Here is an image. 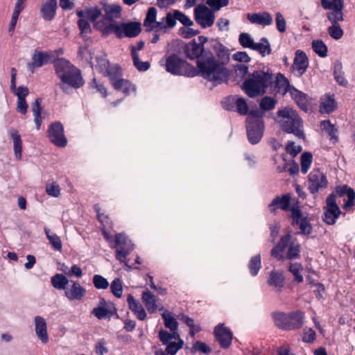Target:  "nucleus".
<instances>
[{"instance_id":"obj_1","label":"nucleus","mask_w":355,"mask_h":355,"mask_svg":"<svg viewBox=\"0 0 355 355\" xmlns=\"http://www.w3.org/2000/svg\"><path fill=\"white\" fill-rule=\"evenodd\" d=\"M196 67L195 76H200L214 85L227 80L228 70L224 62L216 60L211 52H205L197 60Z\"/></svg>"},{"instance_id":"obj_2","label":"nucleus","mask_w":355,"mask_h":355,"mask_svg":"<svg viewBox=\"0 0 355 355\" xmlns=\"http://www.w3.org/2000/svg\"><path fill=\"white\" fill-rule=\"evenodd\" d=\"M276 121L286 132L292 133L300 139H304L302 119L292 107L279 109L277 113Z\"/></svg>"},{"instance_id":"obj_3","label":"nucleus","mask_w":355,"mask_h":355,"mask_svg":"<svg viewBox=\"0 0 355 355\" xmlns=\"http://www.w3.org/2000/svg\"><path fill=\"white\" fill-rule=\"evenodd\" d=\"M272 82L271 73L259 70L248 76L243 83L242 89L249 97L254 98L264 94Z\"/></svg>"},{"instance_id":"obj_4","label":"nucleus","mask_w":355,"mask_h":355,"mask_svg":"<svg viewBox=\"0 0 355 355\" xmlns=\"http://www.w3.org/2000/svg\"><path fill=\"white\" fill-rule=\"evenodd\" d=\"M53 65L57 76L64 84L75 88H78L84 84L80 70L65 58L55 60Z\"/></svg>"},{"instance_id":"obj_5","label":"nucleus","mask_w":355,"mask_h":355,"mask_svg":"<svg viewBox=\"0 0 355 355\" xmlns=\"http://www.w3.org/2000/svg\"><path fill=\"white\" fill-rule=\"evenodd\" d=\"M291 235L287 234L282 236L279 243L272 249L271 256L278 260L296 259L300 254L299 244L291 241Z\"/></svg>"},{"instance_id":"obj_6","label":"nucleus","mask_w":355,"mask_h":355,"mask_svg":"<svg viewBox=\"0 0 355 355\" xmlns=\"http://www.w3.org/2000/svg\"><path fill=\"white\" fill-rule=\"evenodd\" d=\"M263 113L259 111H252L249 113L247 123V135L249 141L256 144L261 139L264 132Z\"/></svg>"},{"instance_id":"obj_7","label":"nucleus","mask_w":355,"mask_h":355,"mask_svg":"<svg viewBox=\"0 0 355 355\" xmlns=\"http://www.w3.org/2000/svg\"><path fill=\"white\" fill-rule=\"evenodd\" d=\"M275 324L284 329H294L302 327L304 322V314L301 311L291 313H276L273 314Z\"/></svg>"},{"instance_id":"obj_8","label":"nucleus","mask_w":355,"mask_h":355,"mask_svg":"<svg viewBox=\"0 0 355 355\" xmlns=\"http://www.w3.org/2000/svg\"><path fill=\"white\" fill-rule=\"evenodd\" d=\"M166 69L173 75L195 76L196 68L173 54L166 60Z\"/></svg>"},{"instance_id":"obj_9","label":"nucleus","mask_w":355,"mask_h":355,"mask_svg":"<svg viewBox=\"0 0 355 355\" xmlns=\"http://www.w3.org/2000/svg\"><path fill=\"white\" fill-rule=\"evenodd\" d=\"M320 3L324 10H331L327 17L331 24H339L344 20V0H320Z\"/></svg>"},{"instance_id":"obj_10","label":"nucleus","mask_w":355,"mask_h":355,"mask_svg":"<svg viewBox=\"0 0 355 355\" xmlns=\"http://www.w3.org/2000/svg\"><path fill=\"white\" fill-rule=\"evenodd\" d=\"M111 247L116 249V258L121 263L125 262L126 257L134 248L131 241L123 234L115 236L114 243Z\"/></svg>"},{"instance_id":"obj_11","label":"nucleus","mask_w":355,"mask_h":355,"mask_svg":"<svg viewBox=\"0 0 355 355\" xmlns=\"http://www.w3.org/2000/svg\"><path fill=\"white\" fill-rule=\"evenodd\" d=\"M194 17L196 22L204 28L211 27L215 20L214 12L205 5L196 7Z\"/></svg>"},{"instance_id":"obj_12","label":"nucleus","mask_w":355,"mask_h":355,"mask_svg":"<svg viewBox=\"0 0 355 355\" xmlns=\"http://www.w3.org/2000/svg\"><path fill=\"white\" fill-rule=\"evenodd\" d=\"M326 202L323 220L328 225H334L341 214L336 202V196L334 194L329 195L327 198Z\"/></svg>"},{"instance_id":"obj_13","label":"nucleus","mask_w":355,"mask_h":355,"mask_svg":"<svg viewBox=\"0 0 355 355\" xmlns=\"http://www.w3.org/2000/svg\"><path fill=\"white\" fill-rule=\"evenodd\" d=\"M291 218L293 225H299L302 234H309L311 233L312 227L310 220L306 216L302 215L298 205L291 207Z\"/></svg>"},{"instance_id":"obj_14","label":"nucleus","mask_w":355,"mask_h":355,"mask_svg":"<svg viewBox=\"0 0 355 355\" xmlns=\"http://www.w3.org/2000/svg\"><path fill=\"white\" fill-rule=\"evenodd\" d=\"M48 137L50 141L58 147H64L67 145V140L64 135L63 125L58 121L49 125Z\"/></svg>"},{"instance_id":"obj_15","label":"nucleus","mask_w":355,"mask_h":355,"mask_svg":"<svg viewBox=\"0 0 355 355\" xmlns=\"http://www.w3.org/2000/svg\"><path fill=\"white\" fill-rule=\"evenodd\" d=\"M309 189L312 193L318 192L327 186V180L324 174L319 169H313L308 178Z\"/></svg>"},{"instance_id":"obj_16","label":"nucleus","mask_w":355,"mask_h":355,"mask_svg":"<svg viewBox=\"0 0 355 355\" xmlns=\"http://www.w3.org/2000/svg\"><path fill=\"white\" fill-rule=\"evenodd\" d=\"M141 31V25L137 22L117 23L114 34L119 38L136 37Z\"/></svg>"},{"instance_id":"obj_17","label":"nucleus","mask_w":355,"mask_h":355,"mask_svg":"<svg viewBox=\"0 0 355 355\" xmlns=\"http://www.w3.org/2000/svg\"><path fill=\"white\" fill-rule=\"evenodd\" d=\"M33 324L37 338L42 344H47L49 341V335L46 320L42 316L37 315L33 318Z\"/></svg>"},{"instance_id":"obj_18","label":"nucleus","mask_w":355,"mask_h":355,"mask_svg":"<svg viewBox=\"0 0 355 355\" xmlns=\"http://www.w3.org/2000/svg\"><path fill=\"white\" fill-rule=\"evenodd\" d=\"M110 82L116 91L123 92L125 96H129L136 92L137 87L135 85L128 80L121 78L116 76H111Z\"/></svg>"},{"instance_id":"obj_19","label":"nucleus","mask_w":355,"mask_h":355,"mask_svg":"<svg viewBox=\"0 0 355 355\" xmlns=\"http://www.w3.org/2000/svg\"><path fill=\"white\" fill-rule=\"evenodd\" d=\"M214 334L216 340L222 347L227 348L230 346L232 340V333L224 324H219L215 327Z\"/></svg>"},{"instance_id":"obj_20","label":"nucleus","mask_w":355,"mask_h":355,"mask_svg":"<svg viewBox=\"0 0 355 355\" xmlns=\"http://www.w3.org/2000/svg\"><path fill=\"white\" fill-rule=\"evenodd\" d=\"M232 104H235L237 112L243 115H245L248 112V105L246 101L238 96H232L226 98L223 102V107L226 110H232Z\"/></svg>"},{"instance_id":"obj_21","label":"nucleus","mask_w":355,"mask_h":355,"mask_svg":"<svg viewBox=\"0 0 355 355\" xmlns=\"http://www.w3.org/2000/svg\"><path fill=\"white\" fill-rule=\"evenodd\" d=\"M85 295L86 289L76 281H72L71 284L64 291L65 297L71 301L82 300Z\"/></svg>"},{"instance_id":"obj_22","label":"nucleus","mask_w":355,"mask_h":355,"mask_svg":"<svg viewBox=\"0 0 355 355\" xmlns=\"http://www.w3.org/2000/svg\"><path fill=\"white\" fill-rule=\"evenodd\" d=\"M308 67V58L306 54L297 50L295 52V57L292 66L293 72L296 76H301L304 73Z\"/></svg>"},{"instance_id":"obj_23","label":"nucleus","mask_w":355,"mask_h":355,"mask_svg":"<svg viewBox=\"0 0 355 355\" xmlns=\"http://www.w3.org/2000/svg\"><path fill=\"white\" fill-rule=\"evenodd\" d=\"M156 16V8L150 7L148 10L146 19L144 21V25L147 28L148 31H158L159 29H163L164 28V19H162L161 21H157Z\"/></svg>"},{"instance_id":"obj_24","label":"nucleus","mask_w":355,"mask_h":355,"mask_svg":"<svg viewBox=\"0 0 355 355\" xmlns=\"http://www.w3.org/2000/svg\"><path fill=\"white\" fill-rule=\"evenodd\" d=\"M112 303L101 297L99 299L97 306L92 309V314L98 320H101L112 314Z\"/></svg>"},{"instance_id":"obj_25","label":"nucleus","mask_w":355,"mask_h":355,"mask_svg":"<svg viewBox=\"0 0 355 355\" xmlns=\"http://www.w3.org/2000/svg\"><path fill=\"white\" fill-rule=\"evenodd\" d=\"M247 18L252 24L262 26L271 25L273 21L271 15L268 12L248 13Z\"/></svg>"},{"instance_id":"obj_26","label":"nucleus","mask_w":355,"mask_h":355,"mask_svg":"<svg viewBox=\"0 0 355 355\" xmlns=\"http://www.w3.org/2000/svg\"><path fill=\"white\" fill-rule=\"evenodd\" d=\"M184 51L187 58L190 60L197 59V60L205 52H207L204 49V46L202 44H198L196 40H193L184 46Z\"/></svg>"},{"instance_id":"obj_27","label":"nucleus","mask_w":355,"mask_h":355,"mask_svg":"<svg viewBox=\"0 0 355 355\" xmlns=\"http://www.w3.org/2000/svg\"><path fill=\"white\" fill-rule=\"evenodd\" d=\"M336 192L340 197L346 196L347 200L344 203L343 208L347 209L352 207L355 204V192L354 189L348 187L347 185L338 186L336 188Z\"/></svg>"},{"instance_id":"obj_28","label":"nucleus","mask_w":355,"mask_h":355,"mask_svg":"<svg viewBox=\"0 0 355 355\" xmlns=\"http://www.w3.org/2000/svg\"><path fill=\"white\" fill-rule=\"evenodd\" d=\"M51 57V53L35 52L32 56V62L28 64V67L33 72L35 68L40 67L49 62Z\"/></svg>"},{"instance_id":"obj_29","label":"nucleus","mask_w":355,"mask_h":355,"mask_svg":"<svg viewBox=\"0 0 355 355\" xmlns=\"http://www.w3.org/2000/svg\"><path fill=\"white\" fill-rule=\"evenodd\" d=\"M57 0H44L40 12L42 17L47 21L51 20L56 13Z\"/></svg>"},{"instance_id":"obj_30","label":"nucleus","mask_w":355,"mask_h":355,"mask_svg":"<svg viewBox=\"0 0 355 355\" xmlns=\"http://www.w3.org/2000/svg\"><path fill=\"white\" fill-rule=\"evenodd\" d=\"M127 302L130 309L135 313L139 320H144L146 319V311L137 300L135 299L132 295H128Z\"/></svg>"},{"instance_id":"obj_31","label":"nucleus","mask_w":355,"mask_h":355,"mask_svg":"<svg viewBox=\"0 0 355 355\" xmlns=\"http://www.w3.org/2000/svg\"><path fill=\"white\" fill-rule=\"evenodd\" d=\"M142 301L144 303L147 311L149 313H154L157 311V309H159L160 311L164 310V306H159L157 304L156 297L152 294L149 291H144L142 294Z\"/></svg>"},{"instance_id":"obj_32","label":"nucleus","mask_w":355,"mask_h":355,"mask_svg":"<svg viewBox=\"0 0 355 355\" xmlns=\"http://www.w3.org/2000/svg\"><path fill=\"white\" fill-rule=\"evenodd\" d=\"M116 22L112 21L106 16L101 20L94 23V27L99 30L103 34L108 35L115 32Z\"/></svg>"},{"instance_id":"obj_33","label":"nucleus","mask_w":355,"mask_h":355,"mask_svg":"<svg viewBox=\"0 0 355 355\" xmlns=\"http://www.w3.org/2000/svg\"><path fill=\"white\" fill-rule=\"evenodd\" d=\"M290 203V196L286 194L282 196H277L269 205L270 211L275 214L277 209L288 210Z\"/></svg>"},{"instance_id":"obj_34","label":"nucleus","mask_w":355,"mask_h":355,"mask_svg":"<svg viewBox=\"0 0 355 355\" xmlns=\"http://www.w3.org/2000/svg\"><path fill=\"white\" fill-rule=\"evenodd\" d=\"M10 137L13 141V150L15 156L17 159H21L22 153V141L18 131L12 128L8 131Z\"/></svg>"},{"instance_id":"obj_35","label":"nucleus","mask_w":355,"mask_h":355,"mask_svg":"<svg viewBox=\"0 0 355 355\" xmlns=\"http://www.w3.org/2000/svg\"><path fill=\"white\" fill-rule=\"evenodd\" d=\"M284 280L282 272L274 270L270 273L268 284L269 286L274 287L277 291L280 292L284 286Z\"/></svg>"},{"instance_id":"obj_36","label":"nucleus","mask_w":355,"mask_h":355,"mask_svg":"<svg viewBox=\"0 0 355 355\" xmlns=\"http://www.w3.org/2000/svg\"><path fill=\"white\" fill-rule=\"evenodd\" d=\"M336 107V103L333 96L327 95L320 98V111L321 113L329 114Z\"/></svg>"},{"instance_id":"obj_37","label":"nucleus","mask_w":355,"mask_h":355,"mask_svg":"<svg viewBox=\"0 0 355 355\" xmlns=\"http://www.w3.org/2000/svg\"><path fill=\"white\" fill-rule=\"evenodd\" d=\"M77 15L79 17H86L90 21L95 23L97 21V19L102 15V12L98 8L93 7L84 10H78Z\"/></svg>"},{"instance_id":"obj_38","label":"nucleus","mask_w":355,"mask_h":355,"mask_svg":"<svg viewBox=\"0 0 355 355\" xmlns=\"http://www.w3.org/2000/svg\"><path fill=\"white\" fill-rule=\"evenodd\" d=\"M252 50L258 51L263 57L271 53V47L269 41L262 37L259 42H254Z\"/></svg>"},{"instance_id":"obj_39","label":"nucleus","mask_w":355,"mask_h":355,"mask_svg":"<svg viewBox=\"0 0 355 355\" xmlns=\"http://www.w3.org/2000/svg\"><path fill=\"white\" fill-rule=\"evenodd\" d=\"M121 7L116 4L104 5L105 16L112 21L121 17Z\"/></svg>"},{"instance_id":"obj_40","label":"nucleus","mask_w":355,"mask_h":355,"mask_svg":"<svg viewBox=\"0 0 355 355\" xmlns=\"http://www.w3.org/2000/svg\"><path fill=\"white\" fill-rule=\"evenodd\" d=\"M276 87L277 92L282 94L289 93L291 89L293 88V87L290 85L288 79L281 73H278L276 77Z\"/></svg>"},{"instance_id":"obj_41","label":"nucleus","mask_w":355,"mask_h":355,"mask_svg":"<svg viewBox=\"0 0 355 355\" xmlns=\"http://www.w3.org/2000/svg\"><path fill=\"white\" fill-rule=\"evenodd\" d=\"M44 232L52 248L55 250L59 252L62 251V243L60 236H58L56 234L52 232L51 230L47 227L44 228Z\"/></svg>"},{"instance_id":"obj_42","label":"nucleus","mask_w":355,"mask_h":355,"mask_svg":"<svg viewBox=\"0 0 355 355\" xmlns=\"http://www.w3.org/2000/svg\"><path fill=\"white\" fill-rule=\"evenodd\" d=\"M45 191L49 196L58 198L61 195V188L60 184L53 180H50L46 182Z\"/></svg>"},{"instance_id":"obj_43","label":"nucleus","mask_w":355,"mask_h":355,"mask_svg":"<svg viewBox=\"0 0 355 355\" xmlns=\"http://www.w3.org/2000/svg\"><path fill=\"white\" fill-rule=\"evenodd\" d=\"M291 96L293 99L295 100V101L297 103V104L302 109L306 110V101L307 98L304 94L300 92L295 87L291 89V92H289Z\"/></svg>"},{"instance_id":"obj_44","label":"nucleus","mask_w":355,"mask_h":355,"mask_svg":"<svg viewBox=\"0 0 355 355\" xmlns=\"http://www.w3.org/2000/svg\"><path fill=\"white\" fill-rule=\"evenodd\" d=\"M179 334L177 331H172L169 333L166 330L162 329L159 332V338L164 345H168L174 340L179 339Z\"/></svg>"},{"instance_id":"obj_45","label":"nucleus","mask_w":355,"mask_h":355,"mask_svg":"<svg viewBox=\"0 0 355 355\" xmlns=\"http://www.w3.org/2000/svg\"><path fill=\"white\" fill-rule=\"evenodd\" d=\"M164 322V325L171 331H176L178 327V322L176 319L172 316L171 313L168 311H164L162 314Z\"/></svg>"},{"instance_id":"obj_46","label":"nucleus","mask_w":355,"mask_h":355,"mask_svg":"<svg viewBox=\"0 0 355 355\" xmlns=\"http://www.w3.org/2000/svg\"><path fill=\"white\" fill-rule=\"evenodd\" d=\"M68 283V279L62 274H56L51 277V284L56 289L65 291Z\"/></svg>"},{"instance_id":"obj_47","label":"nucleus","mask_w":355,"mask_h":355,"mask_svg":"<svg viewBox=\"0 0 355 355\" xmlns=\"http://www.w3.org/2000/svg\"><path fill=\"white\" fill-rule=\"evenodd\" d=\"M31 110L34 116V121L37 130H39L42 123L40 100L36 99L31 105Z\"/></svg>"},{"instance_id":"obj_48","label":"nucleus","mask_w":355,"mask_h":355,"mask_svg":"<svg viewBox=\"0 0 355 355\" xmlns=\"http://www.w3.org/2000/svg\"><path fill=\"white\" fill-rule=\"evenodd\" d=\"M312 48L315 53L321 58L327 55V46L321 40H315L312 42Z\"/></svg>"},{"instance_id":"obj_49","label":"nucleus","mask_w":355,"mask_h":355,"mask_svg":"<svg viewBox=\"0 0 355 355\" xmlns=\"http://www.w3.org/2000/svg\"><path fill=\"white\" fill-rule=\"evenodd\" d=\"M261 265V255L259 254L253 256L249 262L248 267L252 276L258 274Z\"/></svg>"},{"instance_id":"obj_50","label":"nucleus","mask_w":355,"mask_h":355,"mask_svg":"<svg viewBox=\"0 0 355 355\" xmlns=\"http://www.w3.org/2000/svg\"><path fill=\"white\" fill-rule=\"evenodd\" d=\"M163 19L164 28L163 29H159V31L166 32L167 28H173L176 25L177 17L175 10L173 12H167L166 17Z\"/></svg>"},{"instance_id":"obj_51","label":"nucleus","mask_w":355,"mask_h":355,"mask_svg":"<svg viewBox=\"0 0 355 355\" xmlns=\"http://www.w3.org/2000/svg\"><path fill=\"white\" fill-rule=\"evenodd\" d=\"M312 155L310 153H304L301 155V171L306 174L312 163Z\"/></svg>"},{"instance_id":"obj_52","label":"nucleus","mask_w":355,"mask_h":355,"mask_svg":"<svg viewBox=\"0 0 355 355\" xmlns=\"http://www.w3.org/2000/svg\"><path fill=\"white\" fill-rule=\"evenodd\" d=\"M239 44L243 48H248L252 49L254 44V41L252 36L249 33H242L239 37Z\"/></svg>"},{"instance_id":"obj_53","label":"nucleus","mask_w":355,"mask_h":355,"mask_svg":"<svg viewBox=\"0 0 355 355\" xmlns=\"http://www.w3.org/2000/svg\"><path fill=\"white\" fill-rule=\"evenodd\" d=\"M289 271L293 274L295 277V280L297 282H302L303 281V276L301 272L303 270V267L300 263H291L289 266Z\"/></svg>"},{"instance_id":"obj_54","label":"nucleus","mask_w":355,"mask_h":355,"mask_svg":"<svg viewBox=\"0 0 355 355\" xmlns=\"http://www.w3.org/2000/svg\"><path fill=\"white\" fill-rule=\"evenodd\" d=\"M327 32L329 35L334 40H340L344 34L343 30L340 24H331L328 28Z\"/></svg>"},{"instance_id":"obj_55","label":"nucleus","mask_w":355,"mask_h":355,"mask_svg":"<svg viewBox=\"0 0 355 355\" xmlns=\"http://www.w3.org/2000/svg\"><path fill=\"white\" fill-rule=\"evenodd\" d=\"M184 344V341L179 337V339L174 340L166 346V351L168 354L175 355L180 349Z\"/></svg>"},{"instance_id":"obj_56","label":"nucleus","mask_w":355,"mask_h":355,"mask_svg":"<svg viewBox=\"0 0 355 355\" xmlns=\"http://www.w3.org/2000/svg\"><path fill=\"white\" fill-rule=\"evenodd\" d=\"M276 103V100L272 97L265 96L261 100L259 105L262 110L267 111L272 110Z\"/></svg>"},{"instance_id":"obj_57","label":"nucleus","mask_w":355,"mask_h":355,"mask_svg":"<svg viewBox=\"0 0 355 355\" xmlns=\"http://www.w3.org/2000/svg\"><path fill=\"white\" fill-rule=\"evenodd\" d=\"M211 351L209 346L206 343L201 341H196L193 343L191 347V352L196 353L197 352H202L203 354H208Z\"/></svg>"},{"instance_id":"obj_58","label":"nucleus","mask_w":355,"mask_h":355,"mask_svg":"<svg viewBox=\"0 0 355 355\" xmlns=\"http://www.w3.org/2000/svg\"><path fill=\"white\" fill-rule=\"evenodd\" d=\"M334 78L336 81L341 85H346L347 81L343 76V73L342 72V64L341 63H336L334 66Z\"/></svg>"},{"instance_id":"obj_59","label":"nucleus","mask_w":355,"mask_h":355,"mask_svg":"<svg viewBox=\"0 0 355 355\" xmlns=\"http://www.w3.org/2000/svg\"><path fill=\"white\" fill-rule=\"evenodd\" d=\"M93 284L97 289H106L109 286L107 280L99 275H95L94 276Z\"/></svg>"},{"instance_id":"obj_60","label":"nucleus","mask_w":355,"mask_h":355,"mask_svg":"<svg viewBox=\"0 0 355 355\" xmlns=\"http://www.w3.org/2000/svg\"><path fill=\"white\" fill-rule=\"evenodd\" d=\"M112 293L116 297H121L123 292L121 282L119 279H115L110 286Z\"/></svg>"},{"instance_id":"obj_61","label":"nucleus","mask_w":355,"mask_h":355,"mask_svg":"<svg viewBox=\"0 0 355 355\" xmlns=\"http://www.w3.org/2000/svg\"><path fill=\"white\" fill-rule=\"evenodd\" d=\"M275 21L277 25V28L280 33H284L286 28V20L282 15V14L279 12H277L275 14Z\"/></svg>"},{"instance_id":"obj_62","label":"nucleus","mask_w":355,"mask_h":355,"mask_svg":"<svg viewBox=\"0 0 355 355\" xmlns=\"http://www.w3.org/2000/svg\"><path fill=\"white\" fill-rule=\"evenodd\" d=\"M322 130H325L332 139L336 137V130L329 121H323L320 123Z\"/></svg>"},{"instance_id":"obj_63","label":"nucleus","mask_w":355,"mask_h":355,"mask_svg":"<svg viewBox=\"0 0 355 355\" xmlns=\"http://www.w3.org/2000/svg\"><path fill=\"white\" fill-rule=\"evenodd\" d=\"M177 20L187 27H190L193 24V21L178 10H175Z\"/></svg>"},{"instance_id":"obj_64","label":"nucleus","mask_w":355,"mask_h":355,"mask_svg":"<svg viewBox=\"0 0 355 355\" xmlns=\"http://www.w3.org/2000/svg\"><path fill=\"white\" fill-rule=\"evenodd\" d=\"M89 21V20L86 17H80V19L78 21V24L81 34L88 33L91 31V26Z\"/></svg>"}]
</instances>
